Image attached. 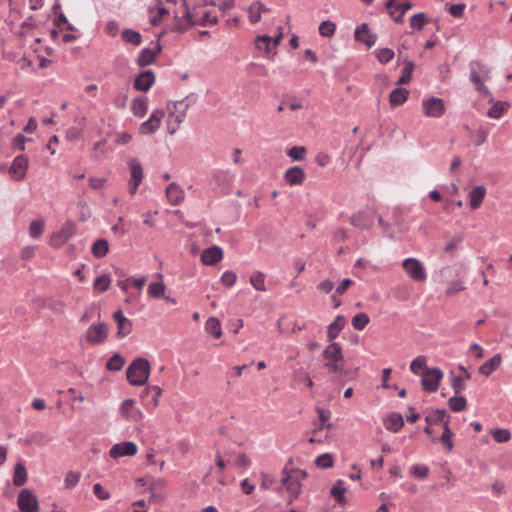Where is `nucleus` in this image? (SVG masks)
I'll return each mask as SVG.
<instances>
[{
    "label": "nucleus",
    "instance_id": "obj_38",
    "mask_svg": "<svg viewBox=\"0 0 512 512\" xmlns=\"http://www.w3.org/2000/svg\"><path fill=\"white\" fill-rule=\"evenodd\" d=\"M27 481V471L22 463H17L14 467L13 484L22 486Z\"/></svg>",
    "mask_w": 512,
    "mask_h": 512
},
{
    "label": "nucleus",
    "instance_id": "obj_58",
    "mask_svg": "<svg viewBox=\"0 0 512 512\" xmlns=\"http://www.w3.org/2000/svg\"><path fill=\"white\" fill-rule=\"evenodd\" d=\"M237 280L236 273L232 271H225L221 276V282L225 287H232Z\"/></svg>",
    "mask_w": 512,
    "mask_h": 512
},
{
    "label": "nucleus",
    "instance_id": "obj_61",
    "mask_svg": "<svg viewBox=\"0 0 512 512\" xmlns=\"http://www.w3.org/2000/svg\"><path fill=\"white\" fill-rule=\"evenodd\" d=\"M492 436H493V439L498 442V443H503V442H507L510 437H511V434L508 430L506 429H496L493 433H492Z\"/></svg>",
    "mask_w": 512,
    "mask_h": 512
},
{
    "label": "nucleus",
    "instance_id": "obj_49",
    "mask_svg": "<svg viewBox=\"0 0 512 512\" xmlns=\"http://www.w3.org/2000/svg\"><path fill=\"white\" fill-rule=\"evenodd\" d=\"M369 321L370 318L366 313H359L352 318L351 324L356 330H363Z\"/></svg>",
    "mask_w": 512,
    "mask_h": 512
},
{
    "label": "nucleus",
    "instance_id": "obj_33",
    "mask_svg": "<svg viewBox=\"0 0 512 512\" xmlns=\"http://www.w3.org/2000/svg\"><path fill=\"white\" fill-rule=\"evenodd\" d=\"M509 104L503 101L494 102L487 115L492 119H500L508 110Z\"/></svg>",
    "mask_w": 512,
    "mask_h": 512
},
{
    "label": "nucleus",
    "instance_id": "obj_60",
    "mask_svg": "<svg viewBox=\"0 0 512 512\" xmlns=\"http://www.w3.org/2000/svg\"><path fill=\"white\" fill-rule=\"evenodd\" d=\"M117 328H118L117 336L119 338H123L131 332L132 323L129 319H127L125 322H120L119 324H117Z\"/></svg>",
    "mask_w": 512,
    "mask_h": 512
},
{
    "label": "nucleus",
    "instance_id": "obj_42",
    "mask_svg": "<svg viewBox=\"0 0 512 512\" xmlns=\"http://www.w3.org/2000/svg\"><path fill=\"white\" fill-rule=\"evenodd\" d=\"M165 291L166 286L162 281L150 283L147 289L148 295L152 298L164 297Z\"/></svg>",
    "mask_w": 512,
    "mask_h": 512
},
{
    "label": "nucleus",
    "instance_id": "obj_28",
    "mask_svg": "<svg viewBox=\"0 0 512 512\" xmlns=\"http://www.w3.org/2000/svg\"><path fill=\"white\" fill-rule=\"evenodd\" d=\"M355 39L364 42L368 46H372L376 42V36L370 32L369 26L365 23L356 28Z\"/></svg>",
    "mask_w": 512,
    "mask_h": 512
},
{
    "label": "nucleus",
    "instance_id": "obj_32",
    "mask_svg": "<svg viewBox=\"0 0 512 512\" xmlns=\"http://www.w3.org/2000/svg\"><path fill=\"white\" fill-rule=\"evenodd\" d=\"M404 425L403 417L400 414L393 413L384 419V426L387 430L398 432Z\"/></svg>",
    "mask_w": 512,
    "mask_h": 512
},
{
    "label": "nucleus",
    "instance_id": "obj_59",
    "mask_svg": "<svg viewBox=\"0 0 512 512\" xmlns=\"http://www.w3.org/2000/svg\"><path fill=\"white\" fill-rule=\"evenodd\" d=\"M465 289V286L463 284L462 281H452L449 283L447 289H446V294L449 295V296H452V295H455L461 291H463Z\"/></svg>",
    "mask_w": 512,
    "mask_h": 512
},
{
    "label": "nucleus",
    "instance_id": "obj_41",
    "mask_svg": "<svg viewBox=\"0 0 512 512\" xmlns=\"http://www.w3.org/2000/svg\"><path fill=\"white\" fill-rule=\"evenodd\" d=\"M249 282L255 290L260 291V292L266 291L265 275L263 272H260V271L254 272L250 276Z\"/></svg>",
    "mask_w": 512,
    "mask_h": 512
},
{
    "label": "nucleus",
    "instance_id": "obj_6",
    "mask_svg": "<svg viewBox=\"0 0 512 512\" xmlns=\"http://www.w3.org/2000/svg\"><path fill=\"white\" fill-rule=\"evenodd\" d=\"M490 69L488 66L479 62H472L470 64V80L474 84L476 90L480 93L488 94V88L484 82L490 80Z\"/></svg>",
    "mask_w": 512,
    "mask_h": 512
},
{
    "label": "nucleus",
    "instance_id": "obj_39",
    "mask_svg": "<svg viewBox=\"0 0 512 512\" xmlns=\"http://www.w3.org/2000/svg\"><path fill=\"white\" fill-rule=\"evenodd\" d=\"M132 112L137 117H143L148 109L147 98L138 97L132 103Z\"/></svg>",
    "mask_w": 512,
    "mask_h": 512
},
{
    "label": "nucleus",
    "instance_id": "obj_20",
    "mask_svg": "<svg viewBox=\"0 0 512 512\" xmlns=\"http://www.w3.org/2000/svg\"><path fill=\"white\" fill-rule=\"evenodd\" d=\"M283 178L288 185L298 186L304 183L306 174L301 167L293 166L285 171Z\"/></svg>",
    "mask_w": 512,
    "mask_h": 512
},
{
    "label": "nucleus",
    "instance_id": "obj_13",
    "mask_svg": "<svg viewBox=\"0 0 512 512\" xmlns=\"http://www.w3.org/2000/svg\"><path fill=\"white\" fill-rule=\"evenodd\" d=\"M17 504L21 512H38L39 503L29 489H22L18 495Z\"/></svg>",
    "mask_w": 512,
    "mask_h": 512
},
{
    "label": "nucleus",
    "instance_id": "obj_16",
    "mask_svg": "<svg viewBox=\"0 0 512 512\" xmlns=\"http://www.w3.org/2000/svg\"><path fill=\"white\" fill-rule=\"evenodd\" d=\"M130 169L129 191L133 195L143 180V169L140 162L133 158L128 163Z\"/></svg>",
    "mask_w": 512,
    "mask_h": 512
},
{
    "label": "nucleus",
    "instance_id": "obj_48",
    "mask_svg": "<svg viewBox=\"0 0 512 512\" xmlns=\"http://www.w3.org/2000/svg\"><path fill=\"white\" fill-rule=\"evenodd\" d=\"M453 436L454 433L449 428V425H445V427H443V433L439 438V441L447 448L448 451H451L453 449Z\"/></svg>",
    "mask_w": 512,
    "mask_h": 512
},
{
    "label": "nucleus",
    "instance_id": "obj_35",
    "mask_svg": "<svg viewBox=\"0 0 512 512\" xmlns=\"http://www.w3.org/2000/svg\"><path fill=\"white\" fill-rule=\"evenodd\" d=\"M108 251H109V244L106 239L96 240L91 247V252H92L93 256L96 258H102V257L106 256Z\"/></svg>",
    "mask_w": 512,
    "mask_h": 512
},
{
    "label": "nucleus",
    "instance_id": "obj_1",
    "mask_svg": "<svg viewBox=\"0 0 512 512\" xmlns=\"http://www.w3.org/2000/svg\"><path fill=\"white\" fill-rule=\"evenodd\" d=\"M181 7L183 8L184 19L176 25V29L179 31H184L193 25L215 24L218 20V15L213 11V7L200 6L195 7L192 11L186 9L185 5Z\"/></svg>",
    "mask_w": 512,
    "mask_h": 512
},
{
    "label": "nucleus",
    "instance_id": "obj_3",
    "mask_svg": "<svg viewBox=\"0 0 512 512\" xmlns=\"http://www.w3.org/2000/svg\"><path fill=\"white\" fill-rule=\"evenodd\" d=\"M194 101L195 99L193 97H186L180 101L169 103L167 105V130L169 134L172 135L178 130L186 117L188 109Z\"/></svg>",
    "mask_w": 512,
    "mask_h": 512
},
{
    "label": "nucleus",
    "instance_id": "obj_51",
    "mask_svg": "<svg viewBox=\"0 0 512 512\" xmlns=\"http://www.w3.org/2000/svg\"><path fill=\"white\" fill-rule=\"evenodd\" d=\"M336 30V24L330 20L323 21L319 25V34L322 37H331L334 35Z\"/></svg>",
    "mask_w": 512,
    "mask_h": 512
},
{
    "label": "nucleus",
    "instance_id": "obj_45",
    "mask_svg": "<svg viewBox=\"0 0 512 512\" xmlns=\"http://www.w3.org/2000/svg\"><path fill=\"white\" fill-rule=\"evenodd\" d=\"M413 71H414V64H413V62L405 61V66H404V68L402 70V75L398 79L397 84L402 85V84L409 83L411 78H412Z\"/></svg>",
    "mask_w": 512,
    "mask_h": 512
},
{
    "label": "nucleus",
    "instance_id": "obj_8",
    "mask_svg": "<svg viewBox=\"0 0 512 512\" xmlns=\"http://www.w3.org/2000/svg\"><path fill=\"white\" fill-rule=\"evenodd\" d=\"M155 2V5L152 6L150 5L149 6V12H150V21L153 25H158L163 17L166 15V14H169L171 12H173L176 16H177V13L178 11L173 9L171 10L170 7H167L163 0H153ZM165 3L171 7H174L178 4V2H180L181 6H184V0H164Z\"/></svg>",
    "mask_w": 512,
    "mask_h": 512
},
{
    "label": "nucleus",
    "instance_id": "obj_5",
    "mask_svg": "<svg viewBox=\"0 0 512 512\" xmlns=\"http://www.w3.org/2000/svg\"><path fill=\"white\" fill-rule=\"evenodd\" d=\"M307 478V473L304 470L300 469H292L288 472H284V477L282 478V484L286 487L289 492V500L288 504H292V502L298 498L302 491V482Z\"/></svg>",
    "mask_w": 512,
    "mask_h": 512
},
{
    "label": "nucleus",
    "instance_id": "obj_52",
    "mask_svg": "<svg viewBox=\"0 0 512 512\" xmlns=\"http://www.w3.org/2000/svg\"><path fill=\"white\" fill-rule=\"evenodd\" d=\"M44 229V221L42 219H35L29 225V235L32 238H38Z\"/></svg>",
    "mask_w": 512,
    "mask_h": 512
},
{
    "label": "nucleus",
    "instance_id": "obj_34",
    "mask_svg": "<svg viewBox=\"0 0 512 512\" xmlns=\"http://www.w3.org/2000/svg\"><path fill=\"white\" fill-rule=\"evenodd\" d=\"M268 10L269 9L261 2L253 3L248 9L249 20L252 23L258 22L261 19V14L267 12Z\"/></svg>",
    "mask_w": 512,
    "mask_h": 512
},
{
    "label": "nucleus",
    "instance_id": "obj_36",
    "mask_svg": "<svg viewBox=\"0 0 512 512\" xmlns=\"http://www.w3.org/2000/svg\"><path fill=\"white\" fill-rule=\"evenodd\" d=\"M205 330L207 333L213 335L215 338L222 336L221 323L216 317H210L205 323Z\"/></svg>",
    "mask_w": 512,
    "mask_h": 512
},
{
    "label": "nucleus",
    "instance_id": "obj_10",
    "mask_svg": "<svg viewBox=\"0 0 512 512\" xmlns=\"http://www.w3.org/2000/svg\"><path fill=\"white\" fill-rule=\"evenodd\" d=\"M443 379V372L439 368L425 369L421 376V385L428 393L436 392Z\"/></svg>",
    "mask_w": 512,
    "mask_h": 512
},
{
    "label": "nucleus",
    "instance_id": "obj_63",
    "mask_svg": "<svg viewBox=\"0 0 512 512\" xmlns=\"http://www.w3.org/2000/svg\"><path fill=\"white\" fill-rule=\"evenodd\" d=\"M425 24V15L424 13H418L411 17L410 25L414 29H422Z\"/></svg>",
    "mask_w": 512,
    "mask_h": 512
},
{
    "label": "nucleus",
    "instance_id": "obj_21",
    "mask_svg": "<svg viewBox=\"0 0 512 512\" xmlns=\"http://www.w3.org/2000/svg\"><path fill=\"white\" fill-rule=\"evenodd\" d=\"M425 421L429 426L441 424L445 427V425H449L450 416L446 410L437 409L428 412L425 416Z\"/></svg>",
    "mask_w": 512,
    "mask_h": 512
},
{
    "label": "nucleus",
    "instance_id": "obj_7",
    "mask_svg": "<svg viewBox=\"0 0 512 512\" xmlns=\"http://www.w3.org/2000/svg\"><path fill=\"white\" fill-rule=\"evenodd\" d=\"M282 38V27H279L277 35H275L274 37H270L267 35L258 36L254 41V45L257 50L263 52L266 57L272 59L276 55V48L280 44Z\"/></svg>",
    "mask_w": 512,
    "mask_h": 512
},
{
    "label": "nucleus",
    "instance_id": "obj_37",
    "mask_svg": "<svg viewBox=\"0 0 512 512\" xmlns=\"http://www.w3.org/2000/svg\"><path fill=\"white\" fill-rule=\"evenodd\" d=\"M500 363L501 357L499 355H495L480 366L479 372L485 376H488L499 367Z\"/></svg>",
    "mask_w": 512,
    "mask_h": 512
},
{
    "label": "nucleus",
    "instance_id": "obj_29",
    "mask_svg": "<svg viewBox=\"0 0 512 512\" xmlns=\"http://www.w3.org/2000/svg\"><path fill=\"white\" fill-rule=\"evenodd\" d=\"M346 324V320L343 316L338 315L334 321L328 326L327 329V338L328 341L333 342L334 339L337 338L339 333L343 330L344 326Z\"/></svg>",
    "mask_w": 512,
    "mask_h": 512
},
{
    "label": "nucleus",
    "instance_id": "obj_17",
    "mask_svg": "<svg viewBox=\"0 0 512 512\" xmlns=\"http://www.w3.org/2000/svg\"><path fill=\"white\" fill-rule=\"evenodd\" d=\"M138 451V447L134 442L124 441L121 443L114 444L109 455L113 459H117L124 456H134Z\"/></svg>",
    "mask_w": 512,
    "mask_h": 512
},
{
    "label": "nucleus",
    "instance_id": "obj_18",
    "mask_svg": "<svg viewBox=\"0 0 512 512\" xmlns=\"http://www.w3.org/2000/svg\"><path fill=\"white\" fill-rule=\"evenodd\" d=\"M108 336V327L104 323L91 325L86 332V339L89 343L97 345L102 343Z\"/></svg>",
    "mask_w": 512,
    "mask_h": 512
},
{
    "label": "nucleus",
    "instance_id": "obj_19",
    "mask_svg": "<svg viewBox=\"0 0 512 512\" xmlns=\"http://www.w3.org/2000/svg\"><path fill=\"white\" fill-rule=\"evenodd\" d=\"M165 113L163 110H155L149 119L143 122L139 128L140 134L148 135L154 133L160 126Z\"/></svg>",
    "mask_w": 512,
    "mask_h": 512
},
{
    "label": "nucleus",
    "instance_id": "obj_57",
    "mask_svg": "<svg viewBox=\"0 0 512 512\" xmlns=\"http://www.w3.org/2000/svg\"><path fill=\"white\" fill-rule=\"evenodd\" d=\"M429 471H430L429 468L425 465L416 464V465L412 466V468H411V474L414 477H417L420 479L426 478L429 474Z\"/></svg>",
    "mask_w": 512,
    "mask_h": 512
},
{
    "label": "nucleus",
    "instance_id": "obj_2",
    "mask_svg": "<svg viewBox=\"0 0 512 512\" xmlns=\"http://www.w3.org/2000/svg\"><path fill=\"white\" fill-rule=\"evenodd\" d=\"M323 367L329 374H333L337 377L347 375L345 368L346 361L344 359L342 348L340 344L336 342L330 343L322 352Z\"/></svg>",
    "mask_w": 512,
    "mask_h": 512
},
{
    "label": "nucleus",
    "instance_id": "obj_46",
    "mask_svg": "<svg viewBox=\"0 0 512 512\" xmlns=\"http://www.w3.org/2000/svg\"><path fill=\"white\" fill-rule=\"evenodd\" d=\"M122 38L125 42L130 43L134 46H139L141 44V35L134 30L126 29L122 32Z\"/></svg>",
    "mask_w": 512,
    "mask_h": 512
},
{
    "label": "nucleus",
    "instance_id": "obj_12",
    "mask_svg": "<svg viewBox=\"0 0 512 512\" xmlns=\"http://www.w3.org/2000/svg\"><path fill=\"white\" fill-rule=\"evenodd\" d=\"M423 113L427 117L440 118L445 113V105L442 99L428 97L422 100Z\"/></svg>",
    "mask_w": 512,
    "mask_h": 512
},
{
    "label": "nucleus",
    "instance_id": "obj_56",
    "mask_svg": "<svg viewBox=\"0 0 512 512\" xmlns=\"http://www.w3.org/2000/svg\"><path fill=\"white\" fill-rule=\"evenodd\" d=\"M465 380L462 376H452L451 377V387L455 394H459L465 389Z\"/></svg>",
    "mask_w": 512,
    "mask_h": 512
},
{
    "label": "nucleus",
    "instance_id": "obj_27",
    "mask_svg": "<svg viewBox=\"0 0 512 512\" xmlns=\"http://www.w3.org/2000/svg\"><path fill=\"white\" fill-rule=\"evenodd\" d=\"M351 224L362 229L369 228L373 224V213L360 211L351 217Z\"/></svg>",
    "mask_w": 512,
    "mask_h": 512
},
{
    "label": "nucleus",
    "instance_id": "obj_44",
    "mask_svg": "<svg viewBox=\"0 0 512 512\" xmlns=\"http://www.w3.org/2000/svg\"><path fill=\"white\" fill-rule=\"evenodd\" d=\"M449 408L454 412H461L467 406V400L463 396L451 397L448 401Z\"/></svg>",
    "mask_w": 512,
    "mask_h": 512
},
{
    "label": "nucleus",
    "instance_id": "obj_11",
    "mask_svg": "<svg viewBox=\"0 0 512 512\" xmlns=\"http://www.w3.org/2000/svg\"><path fill=\"white\" fill-rule=\"evenodd\" d=\"M119 415L130 422H139L144 418V413L137 407L133 399H126L120 404Z\"/></svg>",
    "mask_w": 512,
    "mask_h": 512
},
{
    "label": "nucleus",
    "instance_id": "obj_40",
    "mask_svg": "<svg viewBox=\"0 0 512 512\" xmlns=\"http://www.w3.org/2000/svg\"><path fill=\"white\" fill-rule=\"evenodd\" d=\"M411 7H412V4L408 1H405V2L397 1L396 5L394 6V9H393L395 11V14L391 15V17L394 19L395 22L400 23L403 21V16L406 13V11L411 9Z\"/></svg>",
    "mask_w": 512,
    "mask_h": 512
},
{
    "label": "nucleus",
    "instance_id": "obj_47",
    "mask_svg": "<svg viewBox=\"0 0 512 512\" xmlns=\"http://www.w3.org/2000/svg\"><path fill=\"white\" fill-rule=\"evenodd\" d=\"M429 369L426 365V359L422 356L415 358L410 364V370L415 375L422 376L423 371Z\"/></svg>",
    "mask_w": 512,
    "mask_h": 512
},
{
    "label": "nucleus",
    "instance_id": "obj_24",
    "mask_svg": "<svg viewBox=\"0 0 512 512\" xmlns=\"http://www.w3.org/2000/svg\"><path fill=\"white\" fill-rule=\"evenodd\" d=\"M155 82V76L152 71H144L140 75L137 76L134 82V87L139 90L146 92Z\"/></svg>",
    "mask_w": 512,
    "mask_h": 512
},
{
    "label": "nucleus",
    "instance_id": "obj_26",
    "mask_svg": "<svg viewBox=\"0 0 512 512\" xmlns=\"http://www.w3.org/2000/svg\"><path fill=\"white\" fill-rule=\"evenodd\" d=\"M486 195V188L482 185L475 186L471 189V191L468 194L469 198V205L471 209L476 210L478 209L485 198Z\"/></svg>",
    "mask_w": 512,
    "mask_h": 512
},
{
    "label": "nucleus",
    "instance_id": "obj_62",
    "mask_svg": "<svg viewBox=\"0 0 512 512\" xmlns=\"http://www.w3.org/2000/svg\"><path fill=\"white\" fill-rule=\"evenodd\" d=\"M393 57H394V51L389 48H383L377 52V59L381 63H388L389 61H391L393 59Z\"/></svg>",
    "mask_w": 512,
    "mask_h": 512
},
{
    "label": "nucleus",
    "instance_id": "obj_43",
    "mask_svg": "<svg viewBox=\"0 0 512 512\" xmlns=\"http://www.w3.org/2000/svg\"><path fill=\"white\" fill-rule=\"evenodd\" d=\"M111 284V278L107 274H102L96 277L93 282V288L98 292H105L109 289Z\"/></svg>",
    "mask_w": 512,
    "mask_h": 512
},
{
    "label": "nucleus",
    "instance_id": "obj_22",
    "mask_svg": "<svg viewBox=\"0 0 512 512\" xmlns=\"http://www.w3.org/2000/svg\"><path fill=\"white\" fill-rule=\"evenodd\" d=\"M28 159L24 155L17 156L10 166L9 173L16 179L21 180L26 174Z\"/></svg>",
    "mask_w": 512,
    "mask_h": 512
},
{
    "label": "nucleus",
    "instance_id": "obj_55",
    "mask_svg": "<svg viewBox=\"0 0 512 512\" xmlns=\"http://www.w3.org/2000/svg\"><path fill=\"white\" fill-rule=\"evenodd\" d=\"M305 153L306 149L303 146H294L287 151V155L297 161L303 160Z\"/></svg>",
    "mask_w": 512,
    "mask_h": 512
},
{
    "label": "nucleus",
    "instance_id": "obj_15",
    "mask_svg": "<svg viewBox=\"0 0 512 512\" xmlns=\"http://www.w3.org/2000/svg\"><path fill=\"white\" fill-rule=\"evenodd\" d=\"M316 412L318 414L320 424L312 431V436L309 438V443H322L324 440L318 438V434L324 429H331L332 423L329 421L331 412L329 410H325L323 408H316Z\"/></svg>",
    "mask_w": 512,
    "mask_h": 512
},
{
    "label": "nucleus",
    "instance_id": "obj_4",
    "mask_svg": "<svg viewBox=\"0 0 512 512\" xmlns=\"http://www.w3.org/2000/svg\"><path fill=\"white\" fill-rule=\"evenodd\" d=\"M150 369V363L146 358H136L126 370L127 381L132 386H143L148 381Z\"/></svg>",
    "mask_w": 512,
    "mask_h": 512
},
{
    "label": "nucleus",
    "instance_id": "obj_53",
    "mask_svg": "<svg viewBox=\"0 0 512 512\" xmlns=\"http://www.w3.org/2000/svg\"><path fill=\"white\" fill-rule=\"evenodd\" d=\"M315 464L319 468L327 469L333 466L334 460L331 454L325 453L315 459Z\"/></svg>",
    "mask_w": 512,
    "mask_h": 512
},
{
    "label": "nucleus",
    "instance_id": "obj_31",
    "mask_svg": "<svg viewBox=\"0 0 512 512\" xmlns=\"http://www.w3.org/2000/svg\"><path fill=\"white\" fill-rule=\"evenodd\" d=\"M409 96V91L406 88H395L389 96V102L392 107L404 104Z\"/></svg>",
    "mask_w": 512,
    "mask_h": 512
},
{
    "label": "nucleus",
    "instance_id": "obj_30",
    "mask_svg": "<svg viewBox=\"0 0 512 512\" xmlns=\"http://www.w3.org/2000/svg\"><path fill=\"white\" fill-rule=\"evenodd\" d=\"M159 51L160 48L158 46H156L155 49L144 48L138 56L137 63L141 67L150 65L154 62L156 55L158 54Z\"/></svg>",
    "mask_w": 512,
    "mask_h": 512
},
{
    "label": "nucleus",
    "instance_id": "obj_64",
    "mask_svg": "<svg viewBox=\"0 0 512 512\" xmlns=\"http://www.w3.org/2000/svg\"><path fill=\"white\" fill-rule=\"evenodd\" d=\"M63 231H64V228H61L60 231L52 234V236L50 238L51 246L57 248V247H60L63 245V243H64Z\"/></svg>",
    "mask_w": 512,
    "mask_h": 512
},
{
    "label": "nucleus",
    "instance_id": "obj_23",
    "mask_svg": "<svg viewBox=\"0 0 512 512\" xmlns=\"http://www.w3.org/2000/svg\"><path fill=\"white\" fill-rule=\"evenodd\" d=\"M223 258V251L218 246L205 249L201 254V261L205 265H215Z\"/></svg>",
    "mask_w": 512,
    "mask_h": 512
},
{
    "label": "nucleus",
    "instance_id": "obj_9",
    "mask_svg": "<svg viewBox=\"0 0 512 512\" xmlns=\"http://www.w3.org/2000/svg\"><path fill=\"white\" fill-rule=\"evenodd\" d=\"M402 268L407 276L414 282H424L427 279L426 270L422 262L414 257H409L403 260Z\"/></svg>",
    "mask_w": 512,
    "mask_h": 512
},
{
    "label": "nucleus",
    "instance_id": "obj_54",
    "mask_svg": "<svg viewBox=\"0 0 512 512\" xmlns=\"http://www.w3.org/2000/svg\"><path fill=\"white\" fill-rule=\"evenodd\" d=\"M343 485L344 481L338 480L337 484L334 485L331 489V495L340 503L344 501V495L346 491V488Z\"/></svg>",
    "mask_w": 512,
    "mask_h": 512
},
{
    "label": "nucleus",
    "instance_id": "obj_14",
    "mask_svg": "<svg viewBox=\"0 0 512 512\" xmlns=\"http://www.w3.org/2000/svg\"><path fill=\"white\" fill-rule=\"evenodd\" d=\"M162 390L158 386H148L141 393L143 405L149 413H152L159 405V397Z\"/></svg>",
    "mask_w": 512,
    "mask_h": 512
},
{
    "label": "nucleus",
    "instance_id": "obj_50",
    "mask_svg": "<svg viewBox=\"0 0 512 512\" xmlns=\"http://www.w3.org/2000/svg\"><path fill=\"white\" fill-rule=\"evenodd\" d=\"M124 358L118 354L113 355L106 363V368L109 371H119L124 366Z\"/></svg>",
    "mask_w": 512,
    "mask_h": 512
},
{
    "label": "nucleus",
    "instance_id": "obj_25",
    "mask_svg": "<svg viewBox=\"0 0 512 512\" xmlns=\"http://www.w3.org/2000/svg\"><path fill=\"white\" fill-rule=\"evenodd\" d=\"M166 197L171 205H179L183 202L184 190L176 183H170L166 188Z\"/></svg>",
    "mask_w": 512,
    "mask_h": 512
}]
</instances>
